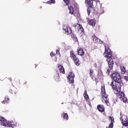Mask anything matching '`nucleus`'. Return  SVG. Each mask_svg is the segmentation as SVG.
I'll return each mask as SVG.
<instances>
[{"mask_svg": "<svg viewBox=\"0 0 128 128\" xmlns=\"http://www.w3.org/2000/svg\"><path fill=\"white\" fill-rule=\"evenodd\" d=\"M124 84L122 82H118V81L112 80L110 86H112L114 90H116V97L120 98L123 102H126L128 98L126 97V94L124 92H120V88H122V86Z\"/></svg>", "mask_w": 128, "mask_h": 128, "instance_id": "nucleus-1", "label": "nucleus"}, {"mask_svg": "<svg viewBox=\"0 0 128 128\" xmlns=\"http://www.w3.org/2000/svg\"><path fill=\"white\" fill-rule=\"evenodd\" d=\"M104 58H106V62H108V68H108L106 71V73L108 74H110V70H112L114 68V58H112V52L110 51V50L107 48L105 47V51L104 54Z\"/></svg>", "mask_w": 128, "mask_h": 128, "instance_id": "nucleus-2", "label": "nucleus"}, {"mask_svg": "<svg viewBox=\"0 0 128 128\" xmlns=\"http://www.w3.org/2000/svg\"><path fill=\"white\" fill-rule=\"evenodd\" d=\"M0 124L4 126H8L9 128H16V121H8L4 117L0 116Z\"/></svg>", "mask_w": 128, "mask_h": 128, "instance_id": "nucleus-3", "label": "nucleus"}, {"mask_svg": "<svg viewBox=\"0 0 128 128\" xmlns=\"http://www.w3.org/2000/svg\"><path fill=\"white\" fill-rule=\"evenodd\" d=\"M101 90H102V102L106 104L108 106H110V104L109 102L108 99V94H106V88L104 87V84H102L101 86Z\"/></svg>", "mask_w": 128, "mask_h": 128, "instance_id": "nucleus-4", "label": "nucleus"}, {"mask_svg": "<svg viewBox=\"0 0 128 128\" xmlns=\"http://www.w3.org/2000/svg\"><path fill=\"white\" fill-rule=\"evenodd\" d=\"M111 78H112L113 80H114L115 82H122V81L120 74L118 72H114V73H112L111 74Z\"/></svg>", "mask_w": 128, "mask_h": 128, "instance_id": "nucleus-5", "label": "nucleus"}, {"mask_svg": "<svg viewBox=\"0 0 128 128\" xmlns=\"http://www.w3.org/2000/svg\"><path fill=\"white\" fill-rule=\"evenodd\" d=\"M70 56L72 58V60H74V64L77 66H80V60L78 59V57H76V54H74V52L71 51L70 52Z\"/></svg>", "mask_w": 128, "mask_h": 128, "instance_id": "nucleus-6", "label": "nucleus"}, {"mask_svg": "<svg viewBox=\"0 0 128 128\" xmlns=\"http://www.w3.org/2000/svg\"><path fill=\"white\" fill-rule=\"evenodd\" d=\"M74 26L77 32H78L79 34H84V28H82V26L81 24H74Z\"/></svg>", "mask_w": 128, "mask_h": 128, "instance_id": "nucleus-7", "label": "nucleus"}, {"mask_svg": "<svg viewBox=\"0 0 128 128\" xmlns=\"http://www.w3.org/2000/svg\"><path fill=\"white\" fill-rule=\"evenodd\" d=\"M68 78L70 84H73L74 82V73L70 72L68 76Z\"/></svg>", "mask_w": 128, "mask_h": 128, "instance_id": "nucleus-8", "label": "nucleus"}, {"mask_svg": "<svg viewBox=\"0 0 128 128\" xmlns=\"http://www.w3.org/2000/svg\"><path fill=\"white\" fill-rule=\"evenodd\" d=\"M93 42L96 44H104V42L98 38L96 36H93Z\"/></svg>", "mask_w": 128, "mask_h": 128, "instance_id": "nucleus-9", "label": "nucleus"}, {"mask_svg": "<svg viewBox=\"0 0 128 128\" xmlns=\"http://www.w3.org/2000/svg\"><path fill=\"white\" fill-rule=\"evenodd\" d=\"M63 30L65 32L66 34H70L72 32V29L70 28L67 27L66 26L63 28Z\"/></svg>", "mask_w": 128, "mask_h": 128, "instance_id": "nucleus-10", "label": "nucleus"}, {"mask_svg": "<svg viewBox=\"0 0 128 128\" xmlns=\"http://www.w3.org/2000/svg\"><path fill=\"white\" fill-rule=\"evenodd\" d=\"M85 4H87L88 6L90 8H92V6H94V2L92 0H86Z\"/></svg>", "mask_w": 128, "mask_h": 128, "instance_id": "nucleus-11", "label": "nucleus"}, {"mask_svg": "<svg viewBox=\"0 0 128 128\" xmlns=\"http://www.w3.org/2000/svg\"><path fill=\"white\" fill-rule=\"evenodd\" d=\"M88 24L92 26H93V28H94L96 26V20H94V19L88 20Z\"/></svg>", "mask_w": 128, "mask_h": 128, "instance_id": "nucleus-12", "label": "nucleus"}, {"mask_svg": "<svg viewBox=\"0 0 128 128\" xmlns=\"http://www.w3.org/2000/svg\"><path fill=\"white\" fill-rule=\"evenodd\" d=\"M78 54V56H84V50L82 48H78L77 50Z\"/></svg>", "mask_w": 128, "mask_h": 128, "instance_id": "nucleus-13", "label": "nucleus"}, {"mask_svg": "<svg viewBox=\"0 0 128 128\" xmlns=\"http://www.w3.org/2000/svg\"><path fill=\"white\" fill-rule=\"evenodd\" d=\"M97 108L100 112H104V106L102 104H98Z\"/></svg>", "mask_w": 128, "mask_h": 128, "instance_id": "nucleus-14", "label": "nucleus"}, {"mask_svg": "<svg viewBox=\"0 0 128 128\" xmlns=\"http://www.w3.org/2000/svg\"><path fill=\"white\" fill-rule=\"evenodd\" d=\"M58 68L61 74H66V72L64 71V68L63 66L58 64Z\"/></svg>", "mask_w": 128, "mask_h": 128, "instance_id": "nucleus-15", "label": "nucleus"}, {"mask_svg": "<svg viewBox=\"0 0 128 128\" xmlns=\"http://www.w3.org/2000/svg\"><path fill=\"white\" fill-rule=\"evenodd\" d=\"M61 116L62 118H63V120H68V113H64L63 112Z\"/></svg>", "mask_w": 128, "mask_h": 128, "instance_id": "nucleus-16", "label": "nucleus"}, {"mask_svg": "<svg viewBox=\"0 0 128 128\" xmlns=\"http://www.w3.org/2000/svg\"><path fill=\"white\" fill-rule=\"evenodd\" d=\"M54 79L56 82H58V80H60V74L58 71L56 72V74L54 76Z\"/></svg>", "mask_w": 128, "mask_h": 128, "instance_id": "nucleus-17", "label": "nucleus"}, {"mask_svg": "<svg viewBox=\"0 0 128 128\" xmlns=\"http://www.w3.org/2000/svg\"><path fill=\"white\" fill-rule=\"evenodd\" d=\"M120 120H122V122H126L128 120V116H126V115H123L122 116V117H120Z\"/></svg>", "mask_w": 128, "mask_h": 128, "instance_id": "nucleus-18", "label": "nucleus"}, {"mask_svg": "<svg viewBox=\"0 0 128 128\" xmlns=\"http://www.w3.org/2000/svg\"><path fill=\"white\" fill-rule=\"evenodd\" d=\"M68 8L70 10V12H69L70 14H74V8L72 6H68Z\"/></svg>", "mask_w": 128, "mask_h": 128, "instance_id": "nucleus-19", "label": "nucleus"}, {"mask_svg": "<svg viewBox=\"0 0 128 128\" xmlns=\"http://www.w3.org/2000/svg\"><path fill=\"white\" fill-rule=\"evenodd\" d=\"M84 96L86 100H90V97H88L86 90L84 91Z\"/></svg>", "mask_w": 128, "mask_h": 128, "instance_id": "nucleus-20", "label": "nucleus"}, {"mask_svg": "<svg viewBox=\"0 0 128 128\" xmlns=\"http://www.w3.org/2000/svg\"><path fill=\"white\" fill-rule=\"evenodd\" d=\"M10 102V98H8V96H6L5 97L4 100L2 102V104H8V102Z\"/></svg>", "mask_w": 128, "mask_h": 128, "instance_id": "nucleus-21", "label": "nucleus"}, {"mask_svg": "<svg viewBox=\"0 0 128 128\" xmlns=\"http://www.w3.org/2000/svg\"><path fill=\"white\" fill-rule=\"evenodd\" d=\"M90 76L91 78L94 80V70L90 69Z\"/></svg>", "mask_w": 128, "mask_h": 128, "instance_id": "nucleus-22", "label": "nucleus"}, {"mask_svg": "<svg viewBox=\"0 0 128 128\" xmlns=\"http://www.w3.org/2000/svg\"><path fill=\"white\" fill-rule=\"evenodd\" d=\"M71 38H72L74 42H78V38L76 37V34H71Z\"/></svg>", "mask_w": 128, "mask_h": 128, "instance_id": "nucleus-23", "label": "nucleus"}, {"mask_svg": "<svg viewBox=\"0 0 128 128\" xmlns=\"http://www.w3.org/2000/svg\"><path fill=\"white\" fill-rule=\"evenodd\" d=\"M120 70H121V73L122 74H126V68L123 66H120Z\"/></svg>", "mask_w": 128, "mask_h": 128, "instance_id": "nucleus-24", "label": "nucleus"}, {"mask_svg": "<svg viewBox=\"0 0 128 128\" xmlns=\"http://www.w3.org/2000/svg\"><path fill=\"white\" fill-rule=\"evenodd\" d=\"M48 4H56V0H50L46 2Z\"/></svg>", "mask_w": 128, "mask_h": 128, "instance_id": "nucleus-25", "label": "nucleus"}, {"mask_svg": "<svg viewBox=\"0 0 128 128\" xmlns=\"http://www.w3.org/2000/svg\"><path fill=\"white\" fill-rule=\"evenodd\" d=\"M100 8L98 11L99 14H102L104 12V8L102 7V4H100Z\"/></svg>", "mask_w": 128, "mask_h": 128, "instance_id": "nucleus-26", "label": "nucleus"}, {"mask_svg": "<svg viewBox=\"0 0 128 128\" xmlns=\"http://www.w3.org/2000/svg\"><path fill=\"white\" fill-rule=\"evenodd\" d=\"M123 126H128V120L127 121H124V122H122Z\"/></svg>", "mask_w": 128, "mask_h": 128, "instance_id": "nucleus-27", "label": "nucleus"}, {"mask_svg": "<svg viewBox=\"0 0 128 128\" xmlns=\"http://www.w3.org/2000/svg\"><path fill=\"white\" fill-rule=\"evenodd\" d=\"M92 10V11L93 12L94 14H98V12L96 11V10H94V8H92H92H90Z\"/></svg>", "mask_w": 128, "mask_h": 128, "instance_id": "nucleus-28", "label": "nucleus"}, {"mask_svg": "<svg viewBox=\"0 0 128 128\" xmlns=\"http://www.w3.org/2000/svg\"><path fill=\"white\" fill-rule=\"evenodd\" d=\"M90 12L92 11V8L90 7L87 8V12H88V16H90Z\"/></svg>", "mask_w": 128, "mask_h": 128, "instance_id": "nucleus-29", "label": "nucleus"}, {"mask_svg": "<svg viewBox=\"0 0 128 128\" xmlns=\"http://www.w3.org/2000/svg\"><path fill=\"white\" fill-rule=\"evenodd\" d=\"M64 2L66 3V6H68L70 4V0H63Z\"/></svg>", "mask_w": 128, "mask_h": 128, "instance_id": "nucleus-30", "label": "nucleus"}, {"mask_svg": "<svg viewBox=\"0 0 128 128\" xmlns=\"http://www.w3.org/2000/svg\"><path fill=\"white\" fill-rule=\"evenodd\" d=\"M109 118L111 122H112V123L114 122V118L113 117H112V116H110Z\"/></svg>", "mask_w": 128, "mask_h": 128, "instance_id": "nucleus-31", "label": "nucleus"}, {"mask_svg": "<svg viewBox=\"0 0 128 128\" xmlns=\"http://www.w3.org/2000/svg\"><path fill=\"white\" fill-rule=\"evenodd\" d=\"M114 128V123L110 122V124L108 126V128Z\"/></svg>", "mask_w": 128, "mask_h": 128, "instance_id": "nucleus-32", "label": "nucleus"}, {"mask_svg": "<svg viewBox=\"0 0 128 128\" xmlns=\"http://www.w3.org/2000/svg\"><path fill=\"white\" fill-rule=\"evenodd\" d=\"M50 56H52H52H56V54L54 53V52H52L50 54Z\"/></svg>", "mask_w": 128, "mask_h": 128, "instance_id": "nucleus-33", "label": "nucleus"}, {"mask_svg": "<svg viewBox=\"0 0 128 128\" xmlns=\"http://www.w3.org/2000/svg\"><path fill=\"white\" fill-rule=\"evenodd\" d=\"M124 78L125 80H126V82H128V76H125L124 77Z\"/></svg>", "mask_w": 128, "mask_h": 128, "instance_id": "nucleus-34", "label": "nucleus"}, {"mask_svg": "<svg viewBox=\"0 0 128 128\" xmlns=\"http://www.w3.org/2000/svg\"><path fill=\"white\" fill-rule=\"evenodd\" d=\"M56 54H60V50H56Z\"/></svg>", "mask_w": 128, "mask_h": 128, "instance_id": "nucleus-35", "label": "nucleus"}, {"mask_svg": "<svg viewBox=\"0 0 128 128\" xmlns=\"http://www.w3.org/2000/svg\"><path fill=\"white\" fill-rule=\"evenodd\" d=\"M8 80H10V82H12V78H10Z\"/></svg>", "mask_w": 128, "mask_h": 128, "instance_id": "nucleus-36", "label": "nucleus"}, {"mask_svg": "<svg viewBox=\"0 0 128 128\" xmlns=\"http://www.w3.org/2000/svg\"><path fill=\"white\" fill-rule=\"evenodd\" d=\"M116 102H118V100L116 99V100H114V102L116 104Z\"/></svg>", "mask_w": 128, "mask_h": 128, "instance_id": "nucleus-37", "label": "nucleus"}, {"mask_svg": "<svg viewBox=\"0 0 128 128\" xmlns=\"http://www.w3.org/2000/svg\"><path fill=\"white\" fill-rule=\"evenodd\" d=\"M62 104H64V102H62Z\"/></svg>", "mask_w": 128, "mask_h": 128, "instance_id": "nucleus-38", "label": "nucleus"}, {"mask_svg": "<svg viewBox=\"0 0 128 128\" xmlns=\"http://www.w3.org/2000/svg\"><path fill=\"white\" fill-rule=\"evenodd\" d=\"M55 62H56V60H55Z\"/></svg>", "mask_w": 128, "mask_h": 128, "instance_id": "nucleus-39", "label": "nucleus"}, {"mask_svg": "<svg viewBox=\"0 0 128 128\" xmlns=\"http://www.w3.org/2000/svg\"><path fill=\"white\" fill-rule=\"evenodd\" d=\"M11 92H12L11 91Z\"/></svg>", "mask_w": 128, "mask_h": 128, "instance_id": "nucleus-40", "label": "nucleus"}]
</instances>
